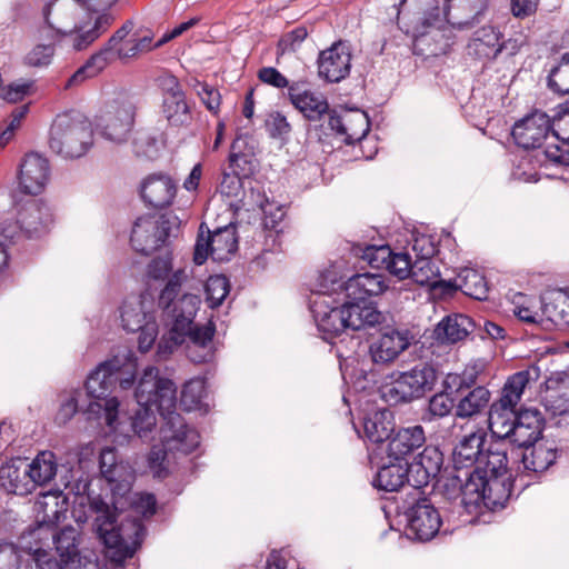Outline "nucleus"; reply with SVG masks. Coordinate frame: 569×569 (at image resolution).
<instances>
[{
  "mask_svg": "<svg viewBox=\"0 0 569 569\" xmlns=\"http://www.w3.org/2000/svg\"><path fill=\"white\" fill-rule=\"evenodd\" d=\"M538 378V369L521 370L510 376L500 397L489 407V429L493 437L522 449L537 442L543 431L545 418L540 410H517L527 386Z\"/></svg>",
  "mask_w": 569,
  "mask_h": 569,
  "instance_id": "nucleus-1",
  "label": "nucleus"
},
{
  "mask_svg": "<svg viewBox=\"0 0 569 569\" xmlns=\"http://www.w3.org/2000/svg\"><path fill=\"white\" fill-rule=\"evenodd\" d=\"M490 0H446L441 14L437 0H401L397 9L400 29L423 36L431 27L448 22L459 29L472 27L489 8Z\"/></svg>",
  "mask_w": 569,
  "mask_h": 569,
  "instance_id": "nucleus-2",
  "label": "nucleus"
},
{
  "mask_svg": "<svg viewBox=\"0 0 569 569\" xmlns=\"http://www.w3.org/2000/svg\"><path fill=\"white\" fill-rule=\"evenodd\" d=\"M89 511L94 513L93 528L101 542L113 549V559L132 558L146 536V528L138 518H126L118 525L116 507H110L100 496L88 495Z\"/></svg>",
  "mask_w": 569,
  "mask_h": 569,
  "instance_id": "nucleus-3",
  "label": "nucleus"
},
{
  "mask_svg": "<svg viewBox=\"0 0 569 569\" xmlns=\"http://www.w3.org/2000/svg\"><path fill=\"white\" fill-rule=\"evenodd\" d=\"M129 362H137L131 353L114 356L100 363L87 378L86 390L88 396L93 399L88 406V412L98 418L103 417L106 423L116 429L118 409L120 402L117 397L108 398L119 381V378H128L123 373L124 366Z\"/></svg>",
  "mask_w": 569,
  "mask_h": 569,
  "instance_id": "nucleus-4",
  "label": "nucleus"
},
{
  "mask_svg": "<svg viewBox=\"0 0 569 569\" xmlns=\"http://www.w3.org/2000/svg\"><path fill=\"white\" fill-rule=\"evenodd\" d=\"M160 445L152 446L148 463L157 478H164L168 470L164 461L169 452L191 453L200 443L198 431L188 426L180 415H170L160 428Z\"/></svg>",
  "mask_w": 569,
  "mask_h": 569,
  "instance_id": "nucleus-5",
  "label": "nucleus"
},
{
  "mask_svg": "<svg viewBox=\"0 0 569 569\" xmlns=\"http://www.w3.org/2000/svg\"><path fill=\"white\" fill-rule=\"evenodd\" d=\"M341 287L340 279L332 271L319 277V290L310 301V310L322 338L329 341L348 328V320L342 305H339L331 293Z\"/></svg>",
  "mask_w": 569,
  "mask_h": 569,
  "instance_id": "nucleus-6",
  "label": "nucleus"
},
{
  "mask_svg": "<svg viewBox=\"0 0 569 569\" xmlns=\"http://www.w3.org/2000/svg\"><path fill=\"white\" fill-rule=\"evenodd\" d=\"M89 120L77 111L58 114L50 129V149L64 158H79L92 144Z\"/></svg>",
  "mask_w": 569,
  "mask_h": 569,
  "instance_id": "nucleus-7",
  "label": "nucleus"
},
{
  "mask_svg": "<svg viewBox=\"0 0 569 569\" xmlns=\"http://www.w3.org/2000/svg\"><path fill=\"white\" fill-rule=\"evenodd\" d=\"M437 379L432 365L419 362L410 370L392 373L391 381L381 387V396L390 406L409 403L431 391Z\"/></svg>",
  "mask_w": 569,
  "mask_h": 569,
  "instance_id": "nucleus-8",
  "label": "nucleus"
},
{
  "mask_svg": "<svg viewBox=\"0 0 569 569\" xmlns=\"http://www.w3.org/2000/svg\"><path fill=\"white\" fill-rule=\"evenodd\" d=\"M138 405H154V409L166 420L170 415H179L174 411L177 403V388L172 380L159 376L156 367L144 369L134 390Z\"/></svg>",
  "mask_w": 569,
  "mask_h": 569,
  "instance_id": "nucleus-9",
  "label": "nucleus"
},
{
  "mask_svg": "<svg viewBox=\"0 0 569 569\" xmlns=\"http://www.w3.org/2000/svg\"><path fill=\"white\" fill-rule=\"evenodd\" d=\"M473 479L475 482L467 486V496L473 497L472 512L481 507L489 510L505 508L512 492L511 475L488 477L480 470H473Z\"/></svg>",
  "mask_w": 569,
  "mask_h": 569,
  "instance_id": "nucleus-10",
  "label": "nucleus"
},
{
  "mask_svg": "<svg viewBox=\"0 0 569 569\" xmlns=\"http://www.w3.org/2000/svg\"><path fill=\"white\" fill-rule=\"evenodd\" d=\"M352 252L367 261L371 268L383 269L398 280L410 277L413 260L408 248L397 251L389 244H357L352 248Z\"/></svg>",
  "mask_w": 569,
  "mask_h": 569,
  "instance_id": "nucleus-11",
  "label": "nucleus"
},
{
  "mask_svg": "<svg viewBox=\"0 0 569 569\" xmlns=\"http://www.w3.org/2000/svg\"><path fill=\"white\" fill-rule=\"evenodd\" d=\"M200 302V298L197 295L184 293L179 299L173 300L170 309H163L172 319V327L168 337L164 336L160 340L158 345L159 353H171L176 347L184 342L186 332L193 325Z\"/></svg>",
  "mask_w": 569,
  "mask_h": 569,
  "instance_id": "nucleus-12",
  "label": "nucleus"
},
{
  "mask_svg": "<svg viewBox=\"0 0 569 569\" xmlns=\"http://www.w3.org/2000/svg\"><path fill=\"white\" fill-rule=\"evenodd\" d=\"M134 22L127 20L103 44V47L93 53L66 82L64 89L79 86L84 80L98 76L108 63L117 57L118 46L133 30Z\"/></svg>",
  "mask_w": 569,
  "mask_h": 569,
  "instance_id": "nucleus-13",
  "label": "nucleus"
},
{
  "mask_svg": "<svg viewBox=\"0 0 569 569\" xmlns=\"http://www.w3.org/2000/svg\"><path fill=\"white\" fill-rule=\"evenodd\" d=\"M405 517L407 536L419 541L431 540L442 523L438 509L426 497L416 499L405 511Z\"/></svg>",
  "mask_w": 569,
  "mask_h": 569,
  "instance_id": "nucleus-14",
  "label": "nucleus"
},
{
  "mask_svg": "<svg viewBox=\"0 0 569 569\" xmlns=\"http://www.w3.org/2000/svg\"><path fill=\"white\" fill-rule=\"evenodd\" d=\"M515 142L523 149H539L549 138L558 139L552 130L551 117L535 110L517 121L511 131Z\"/></svg>",
  "mask_w": 569,
  "mask_h": 569,
  "instance_id": "nucleus-15",
  "label": "nucleus"
},
{
  "mask_svg": "<svg viewBox=\"0 0 569 569\" xmlns=\"http://www.w3.org/2000/svg\"><path fill=\"white\" fill-rule=\"evenodd\" d=\"M170 232V221L164 217H139L132 227L130 242L133 250L150 256L163 246Z\"/></svg>",
  "mask_w": 569,
  "mask_h": 569,
  "instance_id": "nucleus-16",
  "label": "nucleus"
},
{
  "mask_svg": "<svg viewBox=\"0 0 569 569\" xmlns=\"http://www.w3.org/2000/svg\"><path fill=\"white\" fill-rule=\"evenodd\" d=\"M114 17L109 12L89 14L79 23H74L63 37H67L70 46L76 51H82L98 40L113 23Z\"/></svg>",
  "mask_w": 569,
  "mask_h": 569,
  "instance_id": "nucleus-17",
  "label": "nucleus"
},
{
  "mask_svg": "<svg viewBox=\"0 0 569 569\" xmlns=\"http://www.w3.org/2000/svg\"><path fill=\"white\" fill-rule=\"evenodd\" d=\"M17 222L28 238L37 239L49 232L53 213L42 200H30L18 211Z\"/></svg>",
  "mask_w": 569,
  "mask_h": 569,
  "instance_id": "nucleus-18",
  "label": "nucleus"
},
{
  "mask_svg": "<svg viewBox=\"0 0 569 569\" xmlns=\"http://www.w3.org/2000/svg\"><path fill=\"white\" fill-rule=\"evenodd\" d=\"M102 134L108 140L124 142L132 129L134 121V106L129 101L114 102L101 118Z\"/></svg>",
  "mask_w": 569,
  "mask_h": 569,
  "instance_id": "nucleus-19",
  "label": "nucleus"
},
{
  "mask_svg": "<svg viewBox=\"0 0 569 569\" xmlns=\"http://www.w3.org/2000/svg\"><path fill=\"white\" fill-rule=\"evenodd\" d=\"M351 69V53L341 41L320 52L318 58L319 76L328 82H339L347 78Z\"/></svg>",
  "mask_w": 569,
  "mask_h": 569,
  "instance_id": "nucleus-20",
  "label": "nucleus"
},
{
  "mask_svg": "<svg viewBox=\"0 0 569 569\" xmlns=\"http://www.w3.org/2000/svg\"><path fill=\"white\" fill-rule=\"evenodd\" d=\"M329 127L346 144L361 141L370 130V121L363 111H345L342 114L336 110L329 116Z\"/></svg>",
  "mask_w": 569,
  "mask_h": 569,
  "instance_id": "nucleus-21",
  "label": "nucleus"
},
{
  "mask_svg": "<svg viewBox=\"0 0 569 569\" xmlns=\"http://www.w3.org/2000/svg\"><path fill=\"white\" fill-rule=\"evenodd\" d=\"M471 482H475L473 470L457 471L455 468L438 480L441 496L468 513H472L473 505V497L467 496V486Z\"/></svg>",
  "mask_w": 569,
  "mask_h": 569,
  "instance_id": "nucleus-22",
  "label": "nucleus"
},
{
  "mask_svg": "<svg viewBox=\"0 0 569 569\" xmlns=\"http://www.w3.org/2000/svg\"><path fill=\"white\" fill-rule=\"evenodd\" d=\"M49 162L42 156L31 152L28 153L19 172V186L26 194H38L43 189L49 179Z\"/></svg>",
  "mask_w": 569,
  "mask_h": 569,
  "instance_id": "nucleus-23",
  "label": "nucleus"
},
{
  "mask_svg": "<svg viewBox=\"0 0 569 569\" xmlns=\"http://www.w3.org/2000/svg\"><path fill=\"white\" fill-rule=\"evenodd\" d=\"M0 489L8 495L27 496L33 485L27 470V458H12L0 466Z\"/></svg>",
  "mask_w": 569,
  "mask_h": 569,
  "instance_id": "nucleus-24",
  "label": "nucleus"
},
{
  "mask_svg": "<svg viewBox=\"0 0 569 569\" xmlns=\"http://www.w3.org/2000/svg\"><path fill=\"white\" fill-rule=\"evenodd\" d=\"M346 297L350 300L366 301L369 297H376L385 293L389 289L386 278L381 273H357L347 281L340 280Z\"/></svg>",
  "mask_w": 569,
  "mask_h": 569,
  "instance_id": "nucleus-25",
  "label": "nucleus"
},
{
  "mask_svg": "<svg viewBox=\"0 0 569 569\" xmlns=\"http://www.w3.org/2000/svg\"><path fill=\"white\" fill-rule=\"evenodd\" d=\"M487 436L483 431H476L463 436L452 450V466L457 471L478 467L482 456Z\"/></svg>",
  "mask_w": 569,
  "mask_h": 569,
  "instance_id": "nucleus-26",
  "label": "nucleus"
},
{
  "mask_svg": "<svg viewBox=\"0 0 569 569\" xmlns=\"http://www.w3.org/2000/svg\"><path fill=\"white\" fill-rule=\"evenodd\" d=\"M409 346L410 338L407 330L389 329L370 345L369 352L375 363L386 365L392 362Z\"/></svg>",
  "mask_w": 569,
  "mask_h": 569,
  "instance_id": "nucleus-27",
  "label": "nucleus"
},
{
  "mask_svg": "<svg viewBox=\"0 0 569 569\" xmlns=\"http://www.w3.org/2000/svg\"><path fill=\"white\" fill-rule=\"evenodd\" d=\"M177 186L162 173H153L141 183V198L150 207L162 209L170 206L176 197Z\"/></svg>",
  "mask_w": 569,
  "mask_h": 569,
  "instance_id": "nucleus-28",
  "label": "nucleus"
},
{
  "mask_svg": "<svg viewBox=\"0 0 569 569\" xmlns=\"http://www.w3.org/2000/svg\"><path fill=\"white\" fill-rule=\"evenodd\" d=\"M558 456L557 448L547 442H535L522 449H512L511 458L520 461L525 470L532 472H543L551 467Z\"/></svg>",
  "mask_w": 569,
  "mask_h": 569,
  "instance_id": "nucleus-29",
  "label": "nucleus"
},
{
  "mask_svg": "<svg viewBox=\"0 0 569 569\" xmlns=\"http://www.w3.org/2000/svg\"><path fill=\"white\" fill-rule=\"evenodd\" d=\"M426 443V432L422 426L415 425L400 428L390 437L388 456L395 460L407 461L406 458L413 455Z\"/></svg>",
  "mask_w": 569,
  "mask_h": 569,
  "instance_id": "nucleus-30",
  "label": "nucleus"
},
{
  "mask_svg": "<svg viewBox=\"0 0 569 569\" xmlns=\"http://www.w3.org/2000/svg\"><path fill=\"white\" fill-rule=\"evenodd\" d=\"M288 97L290 102L298 109L309 121H318L323 114H329V103L321 94L309 90H301L299 83L289 87Z\"/></svg>",
  "mask_w": 569,
  "mask_h": 569,
  "instance_id": "nucleus-31",
  "label": "nucleus"
},
{
  "mask_svg": "<svg viewBox=\"0 0 569 569\" xmlns=\"http://www.w3.org/2000/svg\"><path fill=\"white\" fill-rule=\"evenodd\" d=\"M216 333V326L208 321L203 326L191 325L186 332L189 338L187 346L188 358L194 363L208 362L213 357L212 339Z\"/></svg>",
  "mask_w": 569,
  "mask_h": 569,
  "instance_id": "nucleus-32",
  "label": "nucleus"
},
{
  "mask_svg": "<svg viewBox=\"0 0 569 569\" xmlns=\"http://www.w3.org/2000/svg\"><path fill=\"white\" fill-rule=\"evenodd\" d=\"M445 286L452 291L460 290L466 296L480 301L488 299L490 290L483 273L468 267L461 269L452 281L445 282Z\"/></svg>",
  "mask_w": 569,
  "mask_h": 569,
  "instance_id": "nucleus-33",
  "label": "nucleus"
},
{
  "mask_svg": "<svg viewBox=\"0 0 569 569\" xmlns=\"http://www.w3.org/2000/svg\"><path fill=\"white\" fill-rule=\"evenodd\" d=\"M348 328L352 330H361L366 327H375L385 320L381 311L372 303L366 301L348 300L342 303Z\"/></svg>",
  "mask_w": 569,
  "mask_h": 569,
  "instance_id": "nucleus-34",
  "label": "nucleus"
},
{
  "mask_svg": "<svg viewBox=\"0 0 569 569\" xmlns=\"http://www.w3.org/2000/svg\"><path fill=\"white\" fill-rule=\"evenodd\" d=\"M79 2L77 0H52L43 8V18L49 28L64 36L73 21Z\"/></svg>",
  "mask_w": 569,
  "mask_h": 569,
  "instance_id": "nucleus-35",
  "label": "nucleus"
},
{
  "mask_svg": "<svg viewBox=\"0 0 569 569\" xmlns=\"http://www.w3.org/2000/svg\"><path fill=\"white\" fill-rule=\"evenodd\" d=\"M473 320L462 313L442 319L435 329L436 339L442 343H456L463 340L473 329Z\"/></svg>",
  "mask_w": 569,
  "mask_h": 569,
  "instance_id": "nucleus-36",
  "label": "nucleus"
},
{
  "mask_svg": "<svg viewBox=\"0 0 569 569\" xmlns=\"http://www.w3.org/2000/svg\"><path fill=\"white\" fill-rule=\"evenodd\" d=\"M443 465V455L436 446H425L423 450L416 458L411 466L418 477V485H428L436 479Z\"/></svg>",
  "mask_w": 569,
  "mask_h": 569,
  "instance_id": "nucleus-37",
  "label": "nucleus"
},
{
  "mask_svg": "<svg viewBox=\"0 0 569 569\" xmlns=\"http://www.w3.org/2000/svg\"><path fill=\"white\" fill-rule=\"evenodd\" d=\"M397 462L381 467L375 477L372 485L387 492L398 491L409 481L408 461L396 460Z\"/></svg>",
  "mask_w": 569,
  "mask_h": 569,
  "instance_id": "nucleus-38",
  "label": "nucleus"
},
{
  "mask_svg": "<svg viewBox=\"0 0 569 569\" xmlns=\"http://www.w3.org/2000/svg\"><path fill=\"white\" fill-rule=\"evenodd\" d=\"M27 470L33 485V491L37 487L48 485L58 472L56 455L48 450L39 452L32 461L27 460Z\"/></svg>",
  "mask_w": 569,
  "mask_h": 569,
  "instance_id": "nucleus-39",
  "label": "nucleus"
},
{
  "mask_svg": "<svg viewBox=\"0 0 569 569\" xmlns=\"http://www.w3.org/2000/svg\"><path fill=\"white\" fill-rule=\"evenodd\" d=\"M509 457L507 449L502 442H493L487 448H483L480 463L472 470H480L481 473L493 476H509L508 475Z\"/></svg>",
  "mask_w": 569,
  "mask_h": 569,
  "instance_id": "nucleus-40",
  "label": "nucleus"
},
{
  "mask_svg": "<svg viewBox=\"0 0 569 569\" xmlns=\"http://www.w3.org/2000/svg\"><path fill=\"white\" fill-rule=\"evenodd\" d=\"M491 393L483 386L471 389L456 403V417L459 419L475 418L489 407Z\"/></svg>",
  "mask_w": 569,
  "mask_h": 569,
  "instance_id": "nucleus-41",
  "label": "nucleus"
},
{
  "mask_svg": "<svg viewBox=\"0 0 569 569\" xmlns=\"http://www.w3.org/2000/svg\"><path fill=\"white\" fill-rule=\"evenodd\" d=\"M162 113L171 127H187L192 121L190 106L186 94L164 96L162 101Z\"/></svg>",
  "mask_w": 569,
  "mask_h": 569,
  "instance_id": "nucleus-42",
  "label": "nucleus"
},
{
  "mask_svg": "<svg viewBox=\"0 0 569 569\" xmlns=\"http://www.w3.org/2000/svg\"><path fill=\"white\" fill-rule=\"evenodd\" d=\"M211 241V258L214 261H228L230 257L238 249V238L236 228L227 226L217 229L212 234H209Z\"/></svg>",
  "mask_w": 569,
  "mask_h": 569,
  "instance_id": "nucleus-43",
  "label": "nucleus"
},
{
  "mask_svg": "<svg viewBox=\"0 0 569 569\" xmlns=\"http://www.w3.org/2000/svg\"><path fill=\"white\" fill-rule=\"evenodd\" d=\"M445 389L431 396L428 400L427 407L421 411V421L431 423L442 418L448 417L452 410L456 411V403L453 398Z\"/></svg>",
  "mask_w": 569,
  "mask_h": 569,
  "instance_id": "nucleus-44",
  "label": "nucleus"
},
{
  "mask_svg": "<svg viewBox=\"0 0 569 569\" xmlns=\"http://www.w3.org/2000/svg\"><path fill=\"white\" fill-rule=\"evenodd\" d=\"M79 539L78 530L71 526L52 536L54 549L62 561L74 560L80 556Z\"/></svg>",
  "mask_w": 569,
  "mask_h": 569,
  "instance_id": "nucleus-45",
  "label": "nucleus"
},
{
  "mask_svg": "<svg viewBox=\"0 0 569 569\" xmlns=\"http://www.w3.org/2000/svg\"><path fill=\"white\" fill-rule=\"evenodd\" d=\"M363 431L369 441L380 443L390 440L393 431L391 422L387 420V413L383 411H375L362 420Z\"/></svg>",
  "mask_w": 569,
  "mask_h": 569,
  "instance_id": "nucleus-46",
  "label": "nucleus"
},
{
  "mask_svg": "<svg viewBox=\"0 0 569 569\" xmlns=\"http://www.w3.org/2000/svg\"><path fill=\"white\" fill-rule=\"evenodd\" d=\"M542 311L550 321L569 326V296L563 291H557L543 298Z\"/></svg>",
  "mask_w": 569,
  "mask_h": 569,
  "instance_id": "nucleus-47",
  "label": "nucleus"
},
{
  "mask_svg": "<svg viewBox=\"0 0 569 569\" xmlns=\"http://www.w3.org/2000/svg\"><path fill=\"white\" fill-rule=\"evenodd\" d=\"M247 142L241 136L236 137L230 147L229 166L238 177H248L252 172V154L244 151Z\"/></svg>",
  "mask_w": 569,
  "mask_h": 569,
  "instance_id": "nucleus-48",
  "label": "nucleus"
},
{
  "mask_svg": "<svg viewBox=\"0 0 569 569\" xmlns=\"http://www.w3.org/2000/svg\"><path fill=\"white\" fill-rule=\"evenodd\" d=\"M440 270L433 259H415L410 271V277L420 286L436 287L445 284L446 281L440 280Z\"/></svg>",
  "mask_w": 569,
  "mask_h": 569,
  "instance_id": "nucleus-49",
  "label": "nucleus"
},
{
  "mask_svg": "<svg viewBox=\"0 0 569 569\" xmlns=\"http://www.w3.org/2000/svg\"><path fill=\"white\" fill-rule=\"evenodd\" d=\"M501 32L492 26H485L475 32L472 39L478 54L493 59V50L499 46Z\"/></svg>",
  "mask_w": 569,
  "mask_h": 569,
  "instance_id": "nucleus-50",
  "label": "nucleus"
},
{
  "mask_svg": "<svg viewBox=\"0 0 569 569\" xmlns=\"http://www.w3.org/2000/svg\"><path fill=\"white\" fill-rule=\"evenodd\" d=\"M120 317L122 327L128 332H138L144 323L150 322L147 321V315L143 312L140 301H136L134 303L123 302L120 308Z\"/></svg>",
  "mask_w": 569,
  "mask_h": 569,
  "instance_id": "nucleus-51",
  "label": "nucleus"
},
{
  "mask_svg": "<svg viewBox=\"0 0 569 569\" xmlns=\"http://www.w3.org/2000/svg\"><path fill=\"white\" fill-rule=\"evenodd\" d=\"M206 396V381L202 378H193L183 385L181 390V405L186 410L197 409Z\"/></svg>",
  "mask_w": 569,
  "mask_h": 569,
  "instance_id": "nucleus-52",
  "label": "nucleus"
},
{
  "mask_svg": "<svg viewBox=\"0 0 569 569\" xmlns=\"http://www.w3.org/2000/svg\"><path fill=\"white\" fill-rule=\"evenodd\" d=\"M548 87L558 93H569V52L562 54L559 63L548 76Z\"/></svg>",
  "mask_w": 569,
  "mask_h": 569,
  "instance_id": "nucleus-53",
  "label": "nucleus"
},
{
  "mask_svg": "<svg viewBox=\"0 0 569 569\" xmlns=\"http://www.w3.org/2000/svg\"><path fill=\"white\" fill-rule=\"evenodd\" d=\"M480 370L477 366H467L461 373H448L442 385L443 389H453L460 391L462 389L475 388Z\"/></svg>",
  "mask_w": 569,
  "mask_h": 569,
  "instance_id": "nucleus-54",
  "label": "nucleus"
},
{
  "mask_svg": "<svg viewBox=\"0 0 569 569\" xmlns=\"http://www.w3.org/2000/svg\"><path fill=\"white\" fill-rule=\"evenodd\" d=\"M230 291L229 280L224 276H212L206 283L207 301L211 308L219 307Z\"/></svg>",
  "mask_w": 569,
  "mask_h": 569,
  "instance_id": "nucleus-55",
  "label": "nucleus"
},
{
  "mask_svg": "<svg viewBox=\"0 0 569 569\" xmlns=\"http://www.w3.org/2000/svg\"><path fill=\"white\" fill-rule=\"evenodd\" d=\"M139 408L132 417L131 427L133 431L140 437H147L148 432L157 423L154 416V405H138Z\"/></svg>",
  "mask_w": 569,
  "mask_h": 569,
  "instance_id": "nucleus-56",
  "label": "nucleus"
},
{
  "mask_svg": "<svg viewBox=\"0 0 569 569\" xmlns=\"http://www.w3.org/2000/svg\"><path fill=\"white\" fill-rule=\"evenodd\" d=\"M102 477L109 482L114 483L117 490H128L131 486L133 475L131 469L123 462L113 465L111 469H104Z\"/></svg>",
  "mask_w": 569,
  "mask_h": 569,
  "instance_id": "nucleus-57",
  "label": "nucleus"
},
{
  "mask_svg": "<svg viewBox=\"0 0 569 569\" xmlns=\"http://www.w3.org/2000/svg\"><path fill=\"white\" fill-rule=\"evenodd\" d=\"M308 36V30L303 26H299L293 30L284 33L277 44V59L287 52L296 51Z\"/></svg>",
  "mask_w": 569,
  "mask_h": 569,
  "instance_id": "nucleus-58",
  "label": "nucleus"
},
{
  "mask_svg": "<svg viewBox=\"0 0 569 569\" xmlns=\"http://www.w3.org/2000/svg\"><path fill=\"white\" fill-rule=\"evenodd\" d=\"M187 279V276L183 270L176 271L171 278L169 279L168 283L161 291L159 296V306L163 309H170L171 303L178 296L181 284L183 280Z\"/></svg>",
  "mask_w": 569,
  "mask_h": 569,
  "instance_id": "nucleus-59",
  "label": "nucleus"
},
{
  "mask_svg": "<svg viewBox=\"0 0 569 569\" xmlns=\"http://www.w3.org/2000/svg\"><path fill=\"white\" fill-rule=\"evenodd\" d=\"M264 127L268 134L273 139H284L291 131V126L287 118L279 111L269 113Z\"/></svg>",
  "mask_w": 569,
  "mask_h": 569,
  "instance_id": "nucleus-60",
  "label": "nucleus"
},
{
  "mask_svg": "<svg viewBox=\"0 0 569 569\" xmlns=\"http://www.w3.org/2000/svg\"><path fill=\"white\" fill-rule=\"evenodd\" d=\"M547 388L569 408V371L557 372L547 380Z\"/></svg>",
  "mask_w": 569,
  "mask_h": 569,
  "instance_id": "nucleus-61",
  "label": "nucleus"
},
{
  "mask_svg": "<svg viewBox=\"0 0 569 569\" xmlns=\"http://www.w3.org/2000/svg\"><path fill=\"white\" fill-rule=\"evenodd\" d=\"M54 54L51 44H38L24 57V63L29 67H47Z\"/></svg>",
  "mask_w": 569,
  "mask_h": 569,
  "instance_id": "nucleus-62",
  "label": "nucleus"
},
{
  "mask_svg": "<svg viewBox=\"0 0 569 569\" xmlns=\"http://www.w3.org/2000/svg\"><path fill=\"white\" fill-rule=\"evenodd\" d=\"M133 149L138 157L152 158L157 151V139L148 131H138L133 139Z\"/></svg>",
  "mask_w": 569,
  "mask_h": 569,
  "instance_id": "nucleus-63",
  "label": "nucleus"
},
{
  "mask_svg": "<svg viewBox=\"0 0 569 569\" xmlns=\"http://www.w3.org/2000/svg\"><path fill=\"white\" fill-rule=\"evenodd\" d=\"M258 79L271 87L277 89H289L288 79L276 68L273 67H263L258 71Z\"/></svg>",
  "mask_w": 569,
  "mask_h": 569,
  "instance_id": "nucleus-64",
  "label": "nucleus"
}]
</instances>
